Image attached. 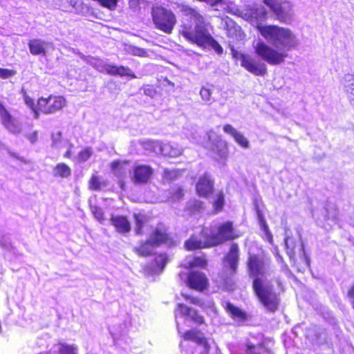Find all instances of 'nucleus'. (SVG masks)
<instances>
[{"mask_svg": "<svg viewBox=\"0 0 354 354\" xmlns=\"http://www.w3.org/2000/svg\"><path fill=\"white\" fill-rule=\"evenodd\" d=\"M209 24L204 17L194 9L190 10V19L180 25L179 34L187 41L202 48H212L218 54L223 52L222 46L212 37Z\"/></svg>", "mask_w": 354, "mask_h": 354, "instance_id": "nucleus-1", "label": "nucleus"}, {"mask_svg": "<svg viewBox=\"0 0 354 354\" xmlns=\"http://www.w3.org/2000/svg\"><path fill=\"white\" fill-rule=\"evenodd\" d=\"M256 28L265 39L275 47L280 46L283 50H289L297 44L295 35L288 28L277 25H258Z\"/></svg>", "mask_w": 354, "mask_h": 354, "instance_id": "nucleus-2", "label": "nucleus"}, {"mask_svg": "<svg viewBox=\"0 0 354 354\" xmlns=\"http://www.w3.org/2000/svg\"><path fill=\"white\" fill-rule=\"evenodd\" d=\"M151 17L156 29L167 35L172 34L178 21L176 14L170 8L162 5H153Z\"/></svg>", "mask_w": 354, "mask_h": 354, "instance_id": "nucleus-3", "label": "nucleus"}, {"mask_svg": "<svg viewBox=\"0 0 354 354\" xmlns=\"http://www.w3.org/2000/svg\"><path fill=\"white\" fill-rule=\"evenodd\" d=\"M270 258L263 252L254 253L249 252L245 261V268L248 276L252 279V286L257 281H265L267 269L270 263Z\"/></svg>", "mask_w": 354, "mask_h": 354, "instance_id": "nucleus-4", "label": "nucleus"}, {"mask_svg": "<svg viewBox=\"0 0 354 354\" xmlns=\"http://www.w3.org/2000/svg\"><path fill=\"white\" fill-rule=\"evenodd\" d=\"M252 288L259 301L266 310L274 313L279 308L280 304L279 294L274 292L265 281H257Z\"/></svg>", "mask_w": 354, "mask_h": 354, "instance_id": "nucleus-5", "label": "nucleus"}, {"mask_svg": "<svg viewBox=\"0 0 354 354\" xmlns=\"http://www.w3.org/2000/svg\"><path fill=\"white\" fill-rule=\"evenodd\" d=\"M232 58L235 61H239L240 65L249 73L255 76H265L267 74V66L263 63L257 61L250 55L238 51L234 46H230Z\"/></svg>", "mask_w": 354, "mask_h": 354, "instance_id": "nucleus-6", "label": "nucleus"}, {"mask_svg": "<svg viewBox=\"0 0 354 354\" xmlns=\"http://www.w3.org/2000/svg\"><path fill=\"white\" fill-rule=\"evenodd\" d=\"M286 251L290 260L299 270L310 266V259L306 255L303 245L292 237L285 239Z\"/></svg>", "mask_w": 354, "mask_h": 354, "instance_id": "nucleus-7", "label": "nucleus"}, {"mask_svg": "<svg viewBox=\"0 0 354 354\" xmlns=\"http://www.w3.org/2000/svg\"><path fill=\"white\" fill-rule=\"evenodd\" d=\"M216 233L210 234L214 247L235 240L241 236L232 221H225L216 227Z\"/></svg>", "mask_w": 354, "mask_h": 354, "instance_id": "nucleus-8", "label": "nucleus"}, {"mask_svg": "<svg viewBox=\"0 0 354 354\" xmlns=\"http://www.w3.org/2000/svg\"><path fill=\"white\" fill-rule=\"evenodd\" d=\"M66 105V100L63 96L50 94L48 97L38 98L36 110L39 115H51L62 111Z\"/></svg>", "mask_w": 354, "mask_h": 354, "instance_id": "nucleus-9", "label": "nucleus"}, {"mask_svg": "<svg viewBox=\"0 0 354 354\" xmlns=\"http://www.w3.org/2000/svg\"><path fill=\"white\" fill-rule=\"evenodd\" d=\"M214 243L207 227L203 226L198 234H192L185 242L187 251H195L214 248Z\"/></svg>", "mask_w": 354, "mask_h": 354, "instance_id": "nucleus-10", "label": "nucleus"}, {"mask_svg": "<svg viewBox=\"0 0 354 354\" xmlns=\"http://www.w3.org/2000/svg\"><path fill=\"white\" fill-rule=\"evenodd\" d=\"M254 50L260 57L270 65L280 64L288 56L286 52L274 49L262 41L257 44Z\"/></svg>", "mask_w": 354, "mask_h": 354, "instance_id": "nucleus-11", "label": "nucleus"}, {"mask_svg": "<svg viewBox=\"0 0 354 354\" xmlns=\"http://www.w3.org/2000/svg\"><path fill=\"white\" fill-rule=\"evenodd\" d=\"M149 238L151 241V243L157 248L162 245L168 247H174L176 245V241L169 232L168 226L162 222H159L156 225L151 232Z\"/></svg>", "mask_w": 354, "mask_h": 354, "instance_id": "nucleus-12", "label": "nucleus"}, {"mask_svg": "<svg viewBox=\"0 0 354 354\" xmlns=\"http://www.w3.org/2000/svg\"><path fill=\"white\" fill-rule=\"evenodd\" d=\"M154 174V169L149 165L136 164L133 166L131 180L135 185L149 183Z\"/></svg>", "mask_w": 354, "mask_h": 354, "instance_id": "nucleus-13", "label": "nucleus"}, {"mask_svg": "<svg viewBox=\"0 0 354 354\" xmlns=\"http://www.w3.org/2000/svg\"><path fill=\"white\" fill-rule=\"evenodd\" d=\"M186 285L189 289L202 292L207 289L209 281L204 272L190 270L187 276Z\"/></svg>", "mask_w": 354, "mask_h": 354, "instance_id": "nucleus-14", "label": "nucleus"}, {"mask_svg": "<svg viewBox=\"0 0 354 354\" xmlns=\"http://www.w3.org/2000/svg\"><path fill=\"white\" fill-rule=\"evenodd\" d=\"M224 266L227 270H231L232 274H236L240 261V249L237 243L232 242L228 251L223 257Z\"/></svg>", "mask_w": 354, "mask_h": 354, "instance_id": "nucleus-15", "label": "nucleus"}, {"mask_svg": "<svg viewBox=\"0 0 354 354\" xmlns=\"http://www.w3.org/2000/svg\"><path fill=\"white\" fill-rule=\"evenodd\" d=\"M196 192L201 198H209L214 192V182L208 173L203 174L196 183Z\"/></svg>", "mask_w": 354, "mask_h": 354, "instance_id": "nucleus-16", "label": "nucleus"}, {"mask_svg": "<svg viewBox=\"0 0 354 354\" xmlns=\"http://www.w3.org/2000/svg\"><path fill=\"white\" fill-rule=\"evenodd\" d=\"M263 3L270 9L280 22L287 23L290 20L288 11L283 7V5L289 4V2L283 0H263Z\"/></svg>", "mask_w": 354, "mask_h": 354, "instance_id": "nucleus-17", "label": "nucleus"}, {"mask_svg": "<svg viewBox=\"0 0 354 354\" xmlns=\"http://www.w3.org/2000/svg\"><path fill=\"white\" fill-rule=\"evenodd\" d=\"M176 311L183 317H187L196 325L205 324V319L199 312L183 303H178L176 307Z\"/></svg>", "mask_w": 354, "mask_h": 354, "instance_id": "nucleus-18", "label": "nucleus"}, {"mask_svg": "<svg viewBox=\"0 0 354 354\" xmlns=\"http://www.w3.org/2000/svg\"><path fill=\"white\" fill-rule=\"evenodd\" d=\"M0 120L1 124L12 133L19 131L15 118L11 115L5 105L0 101Z\"/></svg>", "mask_w": 354, "mask_h": 354, "instance_id": "nucleus-19", "label": "nucleus"}, {"mask_svg": "<svg viewBox=\"0 0 354 354\" xmlns=\"http://www.w3.org/2000/svg\"><path fill=\"white\" fill-rule=\"evenodd\" d=\"M111 223L115 231L119 234H127L131 230V224L125 215H112L110 218Z\"/></svg>", "mask_w": 354, "mask_h": 354, "instance_id": "nucleus-20", "label": "nucleus"}, {"mask_svg": "<svg viewBox=\"0 0 354 354\" xmlns=\"http://www.w3.org/2000/svg\"><path fill=\"white\" fill-rule=\"evenodd\" d=\"M235 274H232L231 270L223 268V271L220 273V284L219 287L222 290L226 292H233L236 288V283L234 280Z\"/></svg>", "mask_w": 354, "mask_h": 354, "instance_id": "nucleus-21", "label": "nucleus"}, {"mask_svg": "<svg viewBox=\"0 0 354 354\" xmlns=\"http://www.w3.org/2000/svg\"><path fill=\"white\" fill-rule=\"evenodd\" d=\"M102 72L113 76L119 75L121 77L128 76L135 78L136 75L128 67L124 66H116L113 64H105L102 67Z\"/></svg>", "mask_w": 354, "mask_h": 354, "instance_id": "nucleus-22", "label": "nucleus"}, {"mask_svg": "<svg viewBox=\"0 0 354 354\" xmlns=\"http://www.w3.org/2000/svg\"><path fill=\"white\" fill-rule=\"evenodd\" d=\"M182 337L186 341H192L205 348H209L207 339L203 335L202 332L198 329H191L185 332Z\"/></svg>", "mask_w": 354, "mask_h": 354, "instance_id": "nucleus-23", "label": "nucleus"}, {"mask_svg": "<svg viewBox=\"0 0 354 354\" xmlns=\"http://www.w3.org/2000/svg\"><path fill=\"white\" fill-rule=\"evenodd\" d=\"M28 48L31 55L34 56H46L47 53V43L41 39H32L28 41Z\"/></svg>", "mask_w": 354, "mask_h": 354, "instance_id": "nucleus-24", "label": "nucleus"}, {"mask_svg": "<svg viewBox=\"0 0 354 354\" xmlns=\"http://www.w3.org/2000/svg\"><path fill=\"white\" fill-rule=\"evenodd\" d=\"M223 131L230 135L235 142L243 148L249 147V142L247 138L230 124H225L223 127Z\"/></svg>", "mask_w": 354, "mask_h": 354, "instance_id": "nucleus-25", "label": "nucleus"}, {"mask_svg": "<svg viewBox=\"0 0 354 354\" xmlns=\"http://www.w3.org/2000/svg\"><path fill=\"white\" fill-rule=\"evenodd\" d=\"M224 308L234 320L245 322L248 318V314L243 310L235 306L229 301L225 303Z\"/></svg>", "mask_w": 354, "mask_h": 354, "instance_id": "nucleus-26", "label": "nucleus"}, {"mask_svg": "<svg viewBox=\"0 0 354 354\" xmlns=\"http://www.w3.org/2000/svg\"><path fill=\"white\" fill-rule=\"evenodd\" d=\"M135 224V234L142 236L145 234V227L147 225L149 217L145 213L138 212L133 214Z\"/></svg>", "mask_w": 354, "mask_h": 354, "instance_id": "nucleus-27", "label": "nucleus"}, {"mask_svg": "<svg viewBox=\"0 0 354 354\" xmlns=\"http://www.w3.org/2000/svg\"><path fill=\"white\" fill-rule=\"evenodd\" d=\"M212 152L217 161H226L229 156L228 144L225 141L218 142L212 149Z\"/></svg>", "mask_w": 354, "mask_h": 354, "instance_id": "nucleus-28", "label": "nucleus"}, {"mask_svg": "<svg viewBox=\"0 0 354 354\" xmlns=\"http://www.w3.org/2000/svg\"><path fill=\"white\" fill-rule=\"evenodd\" d=\"M157 248L154 244L151 243L149 238L146 240L141 241L138 246L133 248V251L141 257H149L153 253V249Z\"/></svg>", "mask_w": 354, "mask_h": 354, "instance_id": "nucleus-29", "label": "nucleus"}, {"mask_svg": "<svg viewBox=\"0 0 354 354\" xmlns=\"http://www.w3.org/2000/svg\"><path fill=\"white\" fill-rule=\"evenodd\" d=\"M168 260V257L165 253H158L153 259L149 269L154 272H161L167 263Z\"/></svg>", "mask_w": 354, "mask_h": 354, "instance_id": "nucleus-30", "label": "nucleus"}, {"mask_svg": "<svg viewBox=\"0 0 354 354\" xmlns=\"http://www.w3.org/2000/svg\"><path fill=\"white\" fill-rule=\"evenodd\" d=\"M108 185V181L103 180L102 177L96 174H93L88 181V189L94 192H100Z\"/></svg>", "mask_w": 354, "mask_h": 354, "instance_id": "nucleus-31", "label": "nucleus"}, {"mask_svg": "<svg viewBox=\"0 0 354 354\" xmlns=\"http://www.w3.org/2000/svg\"><path fill=\"white\" fill-rule=\"evenodd\" d=\"M207 266V260L205 255L194 256L192 259L187 264L183 266V268L187 270H190L194 268H199L205 269Z\"/></svg>", "mask_w": 354, "mask_h": 354, "instance_id": "nucleus-32", "label": "nucleus"}, {"mask_svg": "<svg viewBox=\"0 0 354 354\" xmlns=\"http://www.w3.org/2000/svg\"><path fill=\"white\" fill-rule=\"evenodd\" d=\"M225 205V194L223 191L216 193V197L212 201L213 211L214 214L223 211Z\"/></svg>", "mask_w": 354, "mask_h": 354, "instance_id": "nucleus-33", "label": "nucleus"}, {"mask_svg": "<svg viewBox=\"0 0 354 354\" xmlns=\"http://www.w3.org/2000/svg\"><path fill=\"white\" fill-rule=\"evenodd\" d=\"M53 171L55 176L61 178H68L71 175V168L64 162L57 164Z\"/></svg>", "mask_w": 354, "mask_h": 354, "instance_id": "nucleus-34", "label": "nucleus"}, {"mask_svg": "<svg viewBox=\"0 0 354 354\" xmlns=\"http://www.w3.org/2000/svg\"><path fill=\"white\" fill-rule=\"evenodd\" d=\"M58 345L59 347L57 354H77V346L73 344L59 342Z\"/></svg>", "mask_w": 354, "mask_h": 354, "instance_id": "nucleus-35", "label": "nucleus"}, {"mask_svg": "<svg viewBox=\"0 0 354 354\" xmlns=\"http://www.w3.org/2000/svg\"><path fill=\"white\" fill-rule=\"evenodd\" d=\"M93 153L91 147H84L77 153V160L79 162H85L92 156Z\"/></svg>", "mask_w": 354, "mask_h": 354, "instance_id": "nucleus-36", "label": "nucleus"}, {"mask_svg": "<svg viewBox=\"0 0 354 354\" xmlns=\"http://www.w3.org/2000/svg\"><path fill=\"white\" fill-rule=\"evenodd\" d=\"M182 296L185 300L188 301L190 304L196 305L203 309L205 308L204 302L199 297H194L188 294H182Z\"/></svg>", "mask_w": 354, "mask_h": 354, "instance_id": "nucleus-37", "label": "nucleus"}, {"mask_svg": "<svg viewBox=\"0 0 354 354\" xmlns=\"http://www.w3.org/2000/svg\"><path fill=\"white\" fill-rule=\"evenodd\" d=\"M348 82L346 86V93L348 95L350 102L354 106V76L351 77Z\"/></svg>", "mask_w": 354, "mask_h": 354, "instance_id": "nucleus-38", "label": "nucleus"}, {"mask_svg": "<svg viewBox=\"0 0 354 354\" xmlns=\"http://www.w3.org/2000/svg\"><path fill=\"white\" fill-rule=\"evenodd\" d=\"M24 102H25L26 104L28 107H30L32 109V111H33L35 118H39V112H37L36 110V109H37V103L35 104L34 100L32 99L28 95H26L24 97Z\"/></svg>", "mask_w": 354, "mask_h": 354, "instance_id": "nucleus-39", "label": "nucleus"}, {"mask_svg": "<svg viewBox=\"0 0 354 354\" xmlns=\"http://www.w3.org/2000/svg\"><path fill=\"white\" fill-rule=\"evenodd\" d=\"M185 196V190L182 187H178L170 193V198L174 201L182 199Z\"/></svg>", "mask_w": 354, "mask_h": 354, "instance_id": "nucleus-40", "label": "nucleus"}, {"mask_svg": "<svg viewBox=\"0 0 354 354\" xmlns=\"http://www.w3.org/2000/svg\"><path fill=\"white\" fill-rule=\"evenodd\" d=\"M257 216L261 229L264 232V233L270 232L266 218L260 210L257 211Z\"/></svg>", "mask_w": 354, "mask_h": 354, "instance_id": "nucleus-41", "label": "nucleus"}, {"mask_svg": "<svg viewBox=\"0 0 354 354\" xmlns=\"http://www.w3.org/2000/svg\"><path fill=\"white\" fill-rule=\"evenodd\" d=\"M91 212L94 217L100 222H102L104 219V214L102 209L97 206H93Z\"/></svg>", "mask_w": 354, "mask_h": 354, "instance_id": "nucleus-42", "label": "nucleus"}, {"mask_svg": "<svg viewBox=\"0 0 354 354\" xmlns=\"http://www.w3.org/2000/svg\"><path fill=\"white\" fill-rule=\"evenodd\" d=\"M203 208V203L199 200L192 201L188 206L189 210L191 212H198Z\"/></svg>", "mask_w": 354, "mask_h": 354, "instance_id": "nucleus-43", "label": "nucleus"}, {"mask_svg": "<svg viewBox=\"0 0 354 354\" xmlns=\"http://www.w3.org/2000/svg\"><path fill=\"white\" fill-rule=\"evenodd\" d=\"M346 297L349 299L352 308L354 309V280L347 288Z\"/></svg>", "mask_w": 354, "mask_h": 354, "instance_id": "nucleus-44", "label": "nucleus"}, {"mask_svg": "<svg viewBox=\"0 0 354 354\" xmlns=\"http://www.w3.org/2000/svg\"><path fill=\"white\" fill-rule=\"evenodd\" d=\"M16 74V71L8 68H3L0 67V78L8 79Z\"/></svg>", "mask_w": 354, "mask_h": 354, "instance_id": "nucleus-45", "label": "nucleus"}, {"mask_svg": "<svg viewBox=\"0 0 354 354\" xmlns=\"http://www.w3.org/2000/svg\"><path fill=\"white\" fill-rule=\"evenodd\" d=\"M145 95L153 97L156 94V90L153 85H145L143 88Z\"/></svg>", "mask_w": 354, "mask_h": 354, "instance_id": "nucleus-46", "label": "nucleus"}, {"mask_svg": "<svg viewBox=\"0 0 354 354\" xmlns=\"http://www.w3.org/2000/svg\"><path fill=\"white\" fill-rule=\"evenodd\" d=\"M201 95L205 100H208L210 98L212 92L209 88L203 87L200 91Z\"/></svg>", "mask_w": 354, "mask_h": 354, "instance_id": "nucleus-47", "label": "nucleus"}, {"mask_svg": "<svg viewBox=\"0 0 354 354\" xmlns=\"http://www.w3.org/2000/svg\"><path fill=\"white\" fill-rule=\"evenodd\" d=\"M162 178L164 180L171 181L174 178V176L173 175V172L171 171L165 169L163 171Z\"/></svg>", "mask_w": 354, "mask_h": 354, "instance_id": "nucleus-48", "label": "nucleus"}, {"mask_svg": "<svg viewBox=\"0 0 354 354\" xmlns=\"http://www.w3.org/2000/svg\"><path fill=\"white\" fill-rule=\"evenodd\" d=\"M27 138L32 144L36 142L38 140V132L37 131L32 132L27 136Z\"/></svg>", "mask_w": 354, "mask_h": 354, "instance_id": "nucleus-49", "label": "nucleus"}, {"mask_svg": "<svg viewBox=\"0 0 354 354\" xmlns=\"http://www.w3.org/2000/svg\"><path fill=\"white\" fill-rule=\"evenodd\" d=\"M275 282L277 284V286L279 288V292H283L285 290V283L284 281L279 277L275 279Z\"/></svg>", "mask_w": 354, "mask_h": 354, "instance_id": "nucleus-50", "label": "nucleus"}, {"mask_svg": "<svg viewBox=\"0 0 354 354\" xmlns=\"http://www.w3.org/2000/svg\"><path fill=\"white\" fill-rule=\"evenodd\" d=\"M247 354H261L257 348L254 345L248 344L247 346Z\"/></svg>", "mask_w": 354, "mask_h": 354, "instance_id": "nucleus-51", "label": "nucleus"}, {"mask_svg": "<svg viewBox=\"0 0 354 354\" xmlns=\"http://www.w3.org/2000/svg\"><path fill=\"white\" fill-rule=\"evenodd\" d=\"M120 165L121 162L119 160H114L111 163V169L115 170L118 169L120 166Z\"/></svg>", "mask_w": 354, "mask_h": 354, "instance_id": "nucleus-52", "label": "nucleus"}, {"mask_svg": "<svg viewBox=\"0 0 354 354\" xmlns=\"http://www.w3.org/2000/svg\"><path fill=\"white\" fill-rule=\"evenodd\" d=\"M266 234V240L270 243V244H272L273 243V237H272V233L270 232H266L265 233Z\"/></svg>", "mask_w": 354, "mask_h": 354, "instance_id": "nucleus-53", "label": "nucleus"}, {"mask_svg": "<svg viewBox=\"0 0 354 354\" xmlns=\"http://www.w3.org/2000/svg\"><path fill=\"white\" fill-rule=\"evenodd\" d=\"M118 185L122 190H126L127 186L124 180H118Z\"/></svg>", "mask_w": 354, "mask_h": 354, "instance_id": "nucleus-54", "label": "nucleus"}, {"mask_svg": "<svg viewBox=\"0 0 354 354\" xmlns=\"http://www.w3.org/2000/svg\"><path fill=\"white\" fill-rule=\"evenodd\" d=\"M72 156V151L71 149H68L66 153L64 154V157L66 158H71Z\"/></svg>", "mask_w": 354, "mask_h": 354, "instance_id": "nucleus-55", "label": "nucleus"}, {"mask_svg": "<svg viewBox=\"0 0 354 354\" xmlns=\"http://www.w3.org/2000/svg\"><path fill=\"white\" fill-rule=\"evenodd\" d=\"M207 307H209L210 308H214V303L213 301H210L209 303V304L207 305Z\"/></svg>", "mask_w": 354, "mask_h": 354, "instance_id": "nucleus-56", "label": "nucleus"}]
</instances>
